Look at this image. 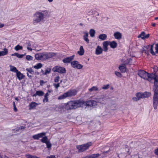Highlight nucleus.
<instances>
[{"label": "nucleus", "mask_w": 158, "mask_h": 158, "mask_svg": "<svg viewBox=\"0 0 158 158\" xmlns=\"http://www.w3.org/2000/svg\"><path fill=\"white\" fill-rule=\"evenodd\" d=\"M115 74L116 76L118 77H122V74L120 72L115 71Z\"/></svg>", "instance_id": "nucleus-45"}, {"label": "nucleus", "mask_w": 158, "mask_h": 158, "mask_svg": "<svg viewBox=\"0 0 158 158\" xmlns=\"http://www.w3.org/2000/svg\"><path fill=\"white\" fill-rule=\"evenodd\" d=\"M60 77L59 76H57L55 77L54 79V81L55 82H58L59 81Z\"/></svg>", "instance_id": "nucleus-52"}, {"label": "nucleus", "mask_w": 158, "mask_h": 158, "mask_svg": "<svg viewBox=\"0 0 158 158\" xmlns=\"http://www.w3.org/2000/svg\"><path fill=\"white\" fill-rule=\"evenodd\" d=\"M76 94V91L75 90H71L58 97V99L59 100L64 99L68 97L74 96Z\"/></svg>", "instance_id": "nucleus-6"}, {"label": "nucleus", "mask_w": 158, "mask_h": 158, "mask_svg": "<svg viewBox=\"0 0 158 158\" xmlns=\"http://www.w3.org/2000/svg\"><path fill=\"white\" fill-rule=\"evenodd\" d=\"M44 94V93L42 91L39 90L36 92L35 94L33 95V96H36V95H38L39 96H43Z\"/></svg>", "instance_id": "nucleus-29"}, {"label": "nucleus", "mask_w": 158, "mask_h": 158, "mask_svg": "<svg viewBox=\"0 0 158 158\" xmlns=\"http://www.w3.org/2000/svg\"><path fill=\"white\" fill-rule=\"evenodd\" d=\"M98 90V88L96 86H93L91 88L89 89V91L90 92H91L93 91H96Z\"/></svg>", "instance_id": "nucleus-34"}, {"label": "nucleus", "mask_w": 158, "mask_h": 158, "mask_svg": "<svg viewBox=\"0 0 158 158\" xmlns=\"http://www.w3.org/2000/svg\"><path fill=\"white\" fill-rule=\"evenodd\" d=\"M26 53H25L23 54H20L18 53L17 57L19 59H21L23 58L26 55Z\"/></svg>", "instance_id": "nucleus-39"}, {"label": "nucleus", "mask_w": 158, "mask_h": 158, "mask_svg": "<svg viewBox=\"0 0 158 158\" xmlns=\"http://www.w3.org/2000/svg\"><path fill=\"white\" fill-rule=\"evenodd\" d=\"M40 140L42 143H46L48 141V137L46 136L43 137Z\"/></svg>", "instance_id": "nucleus-37"}, {"label": "nucleus", "mask_w": 158, "mask_h": 158, "mask_svg": "<svg viewBox=\"0 0 158 158\" xmlns=\"http://www.w3.org/2000/svg\"><path fill=\"white\" fill-rule=\"evenodd\" d=\"M138 73L141 77L151 82H154L153 90L154 94L153 100V104L154 109H156L158 104V70H155L154 74H149L144 70H139Z\"/></svg>", "instance_id": "nucleus-1"}, {"label": "nucleus", "mask_w": 158, "mask_h": 158, "mask_svg": "<svg viewBox=\"0 0 158 158\" xmlns=\"http://www.w3.org/2000/svg\"><path fill=\"white\" fill-rule=\"evenodd\" d=\"M72 67L76 69H83V65L80 64L79 62L77 60H73L71 64Z\"/></svg>", "instance_id": "nucleus-10"}, {"label": "nucleus", "mask_w": 158, "mask_h": 158, "mask_svg": "<svg viewBox=\"0 0 158 158\" xmlns=\"http://www.w3.org/2000/svg\"><path fill=\"white\" fill-rule=\"evenodd\" d=\"M17 53L18 52H14V53L11 54V55L12 56H16L17 57Z\"/></svg>", "instance_id": "nucleus-60"}, {"label": "nucleus", "mask_w": 158, "mask_h": 158, "mask_svg": "<svg viewBox=\"0 0 158 158\" xmlns=\"http://www.w3.org/2000/svg\"><path fill=\"white\" fill-rule=\"evenodd\" d=\"M94 13L93 15L95 16H99V14L98 12H97V11L95 10L94 9Z\"/></svg>", "instance_id": "nucleus-51"}, {"label": "nucleus", "mask_w": 158, "mask_h": 158, "mask_svg": "<svg viewBox=\"0 0 158 158\" xmlns=\"http://www.w3.org/2000/svg\"><path fill=\"white\" fill-rule=\"evenodd\" d=\"M49 95V94L48 93H47L46 94L44 95V98L43 100V101L44 102H47L48 101V96Z\"/></svg>", "instance_id": "nucleus-41"}, {"label": "nucleus", "mask_w": 158, "mask_h": 158, "mask_svg": "<svg viewBox=\"0 0 158 158\" xmlns=\"http://www.w3.org/2000/svg\"><path fill=\"white\" fill-rule=\"evenodd\" d=\"M103 51L102 47L99 45L97 46L95 50V54L97 55H99L101 54Z\"/></svg>", "instance_id": "nucleus-18"}, {"label": "nucleus", "mask_w": 158, "mask_h": 158, "mask_svg": "<svg viewBox=\"0 0 158 158\" xmlns=\"http://www.w3.org/2000/svg\"><path fill=\"white\" fill-rule=\"evenodd\" d=\"M23 47L19 44L16 45L14 48V49L17 51H19L20 50H22L23 49Z\"/></svg>", "instance_id": "nucleus-33"}, {"label": "nucleus", "mask_w": 158, "mask_h": 158, "mask_svg": "<svg viewBox=\"0 0 158 158\" xmlns=\"http://www.w3.org/2000/svg\"><path fill=\"white\" fill-rule=\"evenodd\" d=\"M58 54L57 52H42L37 53L35 54V59L37 60H46L55 56Z\"/></svg>", "instance_id": "nucleus-3"}, {"label": "nucleus", "mask_w": 158, "mask_h": 158, "mask_svg": "<svg viewBox=\"0 0 158 158\" xmlns=\"http://www.w3.org/2000/svg\"><path fill=\"white\" fill-rule=\"evenodd\" d=\"M5 26V24L0 22V28H3Z\"/></svg>", "instance_id": "nucleus-58"}, {"label": "nucleus", "mask_w": 158, "mask_h": 158, "mask_svg": "<svg viewBox=\"0 0 158 158\" xmlns=\"http://www.w3.org/2000/svg\"><path fill=\"white\" fill-rule=\"evenodd\" d=\"M132 100L135 101H137L139 100V99L137 98V97H134L132 98Z\"/></svg>", "instance_id": "nucleus-55"}, {"label": "nucleus", "mask_w": 158, "mask_h": 158, "mask_svg": "<svg viewBox=\"0 0 158 158\" xmlns=\"http://www.w3.org/2000/svg\"><path fill=\"white\" fill-rule=\"evenodd\" d=\"M28 70V72L29 73L31 74H32L34 73V71L33 70Z\"/></svg>", "instance_id": "nucleus-57"}, {"label": "nucleus", "mask_w": 158, "mask_h": 158, "mask_svg": "<svg viewBox=\"0 0 158 158\" xmlns=\"http://www.w3.org/2000/svg\"><path fill=\"white\" fill-rule=\"evenodd\" d=\"M53 85L56 89H57L60 86V84L59 83L57 84H54Z\"/></svg>", "instance_id": "nucleus-54"}, {"label": "nucleus", "mask_w": 158, "mask_h": 158, "mask_svg": "<svg viewBox=\"0 0 158 158\" xmlns=\"http://www.w3.org/2000/svg\"><path fill=\"white\" fill-rule=\"evenodd\" d=\"M47 158H55V156H48Z\"/></svg>", "instance_id": "nucleus-64"}, {"label": "nucleus", "mask_w": 158, "mask_h": 158, "mask_svg": "<svg viewBox=\"0 0 158 158\" xmlns=\"http://www.w3.org/2000/svg\"><path fill=\"white\" fill-rule=\"evenodd\" d=\"M33 16L35 18L33 21L34 25H36L38 23L41 24V22L44 23L45 21L42 11H41V10L36 11L34 14Z\"/></svg>", "instance_id": "nucleus-5"}, {"label": "nucleus", "mask_w": 158, "mask_h": 158, "mask_svg": "<svg viewBox=\"0 0 158 158\" xmlns=\"http://www.w3.org/2000/svg\"><path fill=\"white\" fill-rule=\"evenodd\" d=\"M102 48L103 51L105 52H108V46H109L108 40L104 41L102 43Z\"/></svg>", "instance_id": "nucleus-15"}, {"label": "nucleus", "mask_w": 158, "mask_h": 158, "mask_svg": "<svg viewBox=\"0 0 158 158\" xmlns=\"http://www.w3.org/2000/svg\"><path fill=\"white\" fill-rule=\"evenodd\" d=\"M64 55L62 54H60L59 55H56V56L55 57H56L55 58H54V57L52 58V61H56L58 60V59H59V60H60L62 59V58H63Z\"/></svg>", "instance_id": "nucleus-21"}, {"label": "nucleus", "mask_w": 158, "mask_h": 158, "mask_svg": "<svg viewBox=\"0 0 158 158\" xmlns=\"http://www.w3.org/2000/svg\"><path fill=\"white\" fill-rule=\"evenodd\" d=\"M60 66H55L53 68H49L47 67L45 68V69H59Z\"/></svg>", "instance_id": "nucleus-44"}, {"label": "nucleus", "mask_w": 158, "mask_h": 158, "mask_svg": "<svg viewBox=\"0 0 158 158\" xmlns=\"http://www.w3.org/2000/svg\"><path fill=\"white\" fill-rule=\"evenodd\" d=\"M25 157L27 158H35L36 156L31 155L30 154H26Z\"/></svg>", "instance_id": "nucleus-47"}, {"label": "nucleus", "mask_w": 158, "mask_h": 158, "mask_svg": "<svg viewBox=\"0 0 158 158\" xmlns=\"http://www.w3.org/2000/svg\"><path fill=\"white\" fill-rule=\"evenodd\" d=\"M156 44L155 42H153L151 44L143 46L139 51L140 54L142 55L143 53H144L148 56L150 55V53L152 55V54L154 53L153 48L154 45H155Z\"/></svg>", "instance_id": "nucleus-4"}, {"label": "nucleus", "mask_w": 158, "mask_h": 158, "mask_svg": "<svg viewBox=\"0 0 158 158\" xmlns=\"http://www.w3.org/2000/svg\"><path fill=\"white\" fill-rule=\"evenodd\" d=\"M38 105L37 103L32 102H31L29 105V109H31L35 108V107Z\"/></svg>", "instance_id": "nucleus-28"}, {"label": "nucleus", "mask_w": 158, "mask_h": 158, "mask_svg": "<svg viewBox=\"0 0 158 158\" xmlns=\"http://www.w3.org/2000/svg\"><path fill=\"white\" fill-rule=\"evenodd\" d=\"M126 61L127 60H126L124 59H122L121 60V62H122V64H123L125 67L126 65Z\"/></svg>", "instance_id": "nucleus-46"}, {"label": "nucleus", "mask_w": 158, "mask_h": 158, "mask_svg": "<svg viewBox=\"0 0 158 158\" xmlns=\"http://www.w3.org/2000/svg\"><path fill=\"white\" fill-rule=\"evenodd\" d=\"M143 93H139L136 94V96L140 100L141 98H143Z\"/></svg>", "instance_id": "nucleus-40"}, {"label": "nucleus", "mask_w": 158, "mask_h": 158, "mask_svg": "<svg viewBox=\"0 0 158 158\" xmlns=\"http://www.w3.org/2000/svg\"><path fill=\"white\" fill-rule=\"evenodd\" d=\"M9 66L10 67V69H17L15 67L11 65H10Z\"/></svg>", "instance_id": "nucleus-53"}, {"label": "nucleus", "mask_w": 158, "mask_h": 158, "mask_svg": "<svg viewBox=\"0 0 158 158\" xmlns=\"http://www.w3.org/2000/svg\"><path fill=\"white\" fill-rule=\"evenodd\" d=\"M46 133L42 132L38 134L32 136V138L34 139L38 140L40 138L42 137L43 136H45Z\"/></svg>", "instance_id": "nucleus-20"}, {"label": "nucleus", "mask_w": 158, "mask_h": 158, "mask_svg": "<svg viewBox=\"0 0 158 158\" xmlns=\"http://www.w3.org/2000/svg\"><path fill=\"white\" fill-rule=\"evenodd\" d=\"M33 57L30 55H27L26 56V60L27 61H30L32 60Z\"/></svg>", "instance_id": "nucleus-38"}, {"label": "nucleus", "mask_w": 158, "mask_h": 158, "mask_svg": "<svg viewBox=\"0 0 158 158\" xmlns=\"http://www.w3.org/2000/svg\"><path fill=\"white\" fill-rule=\"evenodd\" d=\"M100 155L98 154H93L90 155L83 156L81 158H97Z\"/></svg>", "instance_id": "nucleus-24"}, {"label": "nucleus", "mask_w": 158, "mask_h": 158, "mask_svg": "<svg viewBox=\"0 0 158 158\" xmlns=\"http://www.w3.org/2000/svg\"><path fill=\"white\" fill-rule=\"evenodd\" d=\"M133 59L132 58H129L127 59L126 65L129 66L132 65V63Z\"/></svg>", "instance_id": "nucleus-32"}, {"label": "nucleus", "mask_w": 158, "mask_h": 158, "mask_svg": "<svg viewBox=\"0 0 158 158\" xmlns=\"http://www.w3.org/2000/svg\"><path fill=\"white\" fill-rule=\"evenodd\" d=\"M91 145L92 143L90 142L80 145L77 146L76 148L78 150V152H82L88 149L89 147L91 146Z\"/></svg>", "instance_id": "nucleus-7"}, {"label": "nucleus", "mask_w": 158, "mask_h": 158, "mask_svg": "<svg viewBox=\"0 0 158 158\" xmlns=\"http://www.w3.org/2000/svg\"><path fill=\"white\" fill-rule=\"evenodd\" d=\"M85 50L82 46H81L79 50L77 52V53L80 56L83 55L85 53Z\"/></svg>", "instance_id": "nucleus-22"}, {"label": "nucleus", "mask_w": 158, "mask_h": 158, "mask_svg": "<svg viewBox=\"0 0 158 158\" xmlns=\"http://www.w3.org/2000/svg\"><path fill=\"white\" fill-rule=\"evenodd\" d=\"M121 73H123L126 72V70H119Z\"/></svg>", "instance_id": "nucleus-62"}, {"label": "nucleus", "mask_w": 158, "mask_h": 158, "mask_svg": "<svg viewBox=\"0 0 158 158\" xmlns=\"http://www.w3.org/2000/svg\"><path fill=\"white\" fill-rule=\"evenodd\" d=\"M89 34L91 37L93 38L95 37L96 33L95 30L93 28L90 29L89 30Z\"/></svg>", "instance_id": "nucleus-25"}, {"label": "nucleus", "mask_w": 158, "mask_h": 158, "mask_svg": "<svg viewBox=\"0 0 158 158\" xmlns=\"http://www.w3.org/2000/svg\"><path fill=\"white\" fill-rule=\"evenodd\" d=\"M75 56V55H73L72 56L64 57L62 59V61L65 64H67V65L70 64H71L73 60L74 59Z\"/></svg>", "instance_id": "nucleus-9"}, {"label": "nucleus", "mask_w": 158, "mask_h": 158, "mask_svg": "<svg viewBox=\"0 0 158 158\" xmlns=\"http://www.w3.org/2000/svg\"><path fill=\"white\" fill-rule=\"evenodd\" d=\"M113 36L114 38L118 40H120L122 37V33L119 31H116L114 33Z\"/></svg>", "instance_id": "nucleus-13"}, {"label": "nucleus", "mask_w": 158, "mask_h": 158, "mask_svg": "<svg viewBox=\"0 0 158 158\" xmlns=\"http://www.w3.org/2000/svg\"><path fill=\"white\" fill-rule=\"evenodd\" d=\"M84 35L83 38L84 40L87 43L89 44V40L88 39L89 33L87 31H84L83 32Z\"/></svg>", "instance_id": "nucleus-19"}, {"label": "nucleus", "mask_w": 158, "mask_h": 158, "mask_svg": "<svg viewBox=\"0 0 158 158\" xmlns=\"http://www.w3.org/2000/svg\"><path fill=\"white\" fill-rule=\"evenodd\" d=\"M64 105L62 104H59L54 106V108L56 111L61 112L64 110Z\"/></svg>", "instance_id": "nucleus-17"}, {"label": "nucleus", "mask_w": 158, "mask_h": 158, "mask_svg": "<svg viewBox=\"0 0 158 158\" xmlns=\"http://www.w3.org/2000/svg\"><path fill=\"white\" fill-rule=\"evenodd\" d=\"M26 44L27 45V48L28 51H31L33 49L31 48V42L28 41V42H26Z\"/></svg>", "instance_id": "nucleus-27"}, {"label": "nucleus", "mask_w": 158, "mask_h": 158, "mask_svg": "<svg viewBox=\"0 0 158 158\" xmlns=\"http://www.w3.org/2000/svg\"><path fill=\"white\" fill-rule=\"evenodd\" d=\"M46 143L47 146V148H51L52 145L49 141H48V142H47Z\"/></svg>", "instance_id": "nucleus-49"}, {"label": "nucleus", "mask_w": 158, "mask_h": 158, "mask_svg": "<svg viewBox=\"0 0 158 158\" xmlns=\"http://www.w3.org/2000/svg\"><path fill=\"white\" fill-rule=\"evenodd\" d=\"M55 72H57L63 74L66 73V70H54L53 71Z\"/></svg>", "instance_id": "nucleus-42"}, {"label": "nucleus", "mask_w": 158, "mask_h": 158, "mask_svg": "<svg viewBox=\"0 0 158 158\" xmlns=\"http://www.w3.org/2000/svg\"><path fill=\"white\" fill-rule=\"evenodd\" d=\"M150 36V34L148 33L146 34L144 31H142L137 36L138 38H141V39L144 40L148 39Z\"/></svg>", "instance_id": "nucleus-11"}, {"label": "nucleus", "mask_w": 158, "mask_h": 158, "mask_svg": "<svg viewBox=\"0 0 158 158\" xmlns=\"http://www.w3.org/2000/svg\"><path fill=\"white\" fill-rule=\"evenodd\" d=\"M118 69H128L126 67V66L125 67L124 66L123 64H120L119 66Z\"/></svg>", "instance_id": "nucleus-43"}, {"label": "nucleus", "mask_w": 158, "mask_h": 158, "mask_svg": "<svg viewBox=\"0 0 158 158\" xmlns=\"http://www.w3.org/2000/svg\"><path fill=\"white\" fill-rule=\"evenodd\" d=\"M43 64L41 63H38L35 65L33 66L34 68L35 69H39L42 67Z\"/></svg>", "instance_id": "nucleus-26"}, {"label": "nucleus", "mask_w": 158, "mask_h": 158, "mask_svg": "<svg viewBox=\"0 0 158 158\" xmlns=\"http://www.w3.org/2000/svg\"><path fill=\"white\" fill-rule=\"evenodd\" d=\"M129 56H130L131 57V58H133V57H136L135 55L133 54L132 55L131 52H130V54L129 55Z\"/></svg>", "instance_id": "nucleus-59"}, {"label": "nucleus", "mask_w": 158, "mask_h": 158, "mask_svg": "<svg viewBox=\"0 0 158 158\" xmlns=\"http://www.w3.org/2000/svg\"><path fill=\"white\" fill-rule=\"evenodd\" d=\"M108 42L109 46L111 48L114 49L117 48L118 44L116 40L108 41Z\"/></svg>", "instance_id": "nucleus-16"}, {"label": "nucleus", "mask_w": 158, "mask_h": 158, "mask_svg": "<svg viewBox=\"0 0 158 158\" xmlns=\"http://www.w3.org/2000/svg\"><path fill=\"white\" fill-rule=\"evenodd\" d=\"M94 9H88L87 10V15H94Z\"/></svg>", "instance_id": "nucleus-36"}, {"label": "nucleus", "mask_w": 158, "mask_h": 158, "mask_svg": "<svg viewBox=\"0 0 158 158\" xmlns=\"http://www.w3.org/2000/svg\"><path fill=\"white\" fill-rule=\"evenodd\" d=\"M143 97L144 98H147L149 97L151 95V93L148 92H145L143 93Z\"/></svg>", "instance_id": "nucleus-35"}, {"label": "nucleus", "mask_w": 158, "mask_h": 158, "mask_svg": "<svg viewBox=\"0 0 158 158\" xmlns=\"http://www.w3.org/2000/svg\"><path fill=\"white\" fill-rule=\"evenodd\" d=\"M155 153L156 155L158 156V148L155 150Z\"/></svg>", "instance_id": "nucleus-61"}, {"label": "nucleus", "mask_w": 158, "mask_h": 158, "mask_svg": "<svg viewBox=\"0 0 158 158\" xmlns=\"http://www.w3.org/2000/svg\"><path fill=\"white\" fill-rule=\"evenodd\" d=\"M155 50L154 52V53L152 54V55L153 56H157L156 54H158V43H156L155 44Z\"/></svg>", "instance_id": "nucleus-30"}, {"label": "nucleus", "mask_w": 158, "mask_h": 158, "mask_svg": "<svg viewBox=\"0 0 158 158\" xmlns=\"http://www.w3.org/2000/svg\"><path fill=\"white\" fill-rule=\"evenodd\" d=\"M109 86L110 85L109 84L103 85L102 89H107L109 88Z\"/></svg>", "instance_id": "nucleus-48"}, {"label": "nucleus", "mask_w": 158, "mask_h": 158, "mask_svg": "<svg viewBox=\"0 0 158 158\" xmlns=\"http://www.w3.org/2000/svg\"><path fill=\"white\" fill-rule=\"evenodd\" d=\"M11 71L16 73V76L19 80H20L24 78L25 76L20 72L18 70H10Z\"/></svg>", "instance_id": "nucleus-12"}, {"label": "nucleus", "mask_w": 158, "mask_h": 158, "mask_svg": "<svg viewBox=\"0 0 158 158\" xmlns=\"http://www.w3.org/2000/svg\"><path fill=\"white\" fill-rule=\"evenodd\" d=\"M107 37V36L106 34L102 33L99 34L97 38L99 41H102L106 40Z\"/></svg>", "instance_id": "nucleus-14"}, {"label": "nucleus", "mask_w": 158, "mask_h": 158, "mask_svg": "<svg viewBox=\"0 0 158 158\" xmlns=\"http://www.w3.org/2000/svg\"><path fill=\"white\" fill-rule=\"evenodd\" d=\"M96 99L97 100V102L105 105L106 104V101L108 99V98L105 95H101L98 96Z\"/></svg>", "instance_id": "nucleus-8"}, {"label": "nucleus", "mask_w": 158, "mask_h": 158, "mask_svg": "<svg viewBox=\"0 0 158 158\" xmlns=\"http://www.w3.org/2000/svg\"><path fill=\"white\" fill-rule=\"evenodd\" d=\"M45 83L44 81L41 80L40 81V85L42 86Z\"/></svg>", "instance_id": "nucleus-56"}, {"label": "nucleus", "mask_w": 158, "mask_h": 158, "mask_svg": "<svg viewBox=\"0 0 158 158\" xmlns=\"http://www.w3.org/2000/svg\"><path fill=\"white\" fill-rule=\"evenodd\" d=\"M41 71L42 72L43 74H44L45 75H47L49 73H50V70H46V71H45L44 73V72L43 70H41Z\"/></svg>", "instance_id": "nucleus-50"}, {"label": "nucleus", "mask_w": 158, "mask_h": 158, "mask_svg": "<svg viewBox=\"0 0 158 158\" xmlns=\"http://www.w3.org/2000/svg\"><path fill=\"white\" fill-rule=\"evenodd\" d=\"M156 23H154L152 22L151 23V26L153 27H155L156 26Z\"/></svg>", "instance_id": "nucleus-63"}, {"label": "nucleus", "mask_w": 158, "mask_h": 158, "mask_svg": "<svg viewBox=\"0 0 158 158\" xmlns=\"http://www.w3.org/2000/svg\"><path fill=\"white\" fill-rule=\"evenodd\" d=\"M41 11H42V13L43 14H44V19L45 18L47 17L48 18H49L50 17V16L48 14V12L47 10H41Z\"/></svg>", "instance_id": "nucleus-31"}, {"label": "nucleus", "mask_w": 158, "mask_h": 158, "mask_svg": "<svg viewBox=\"0 0 158 158\" xmlns=\"http://www.w3.org/2000/svg\"><path fill=\"white\" fill-rule=\"evenodd\" d=\"M1 56H4L8 54V50L7 48L6 47L4 48L2 51H0Z\"/></svg>", "instance_id": "nucleus-23"}, {"label": "nucleus", "mask_w": 158, "mask_h": 158, "mask_svg": "<svg viewBox=\"0 0 158 158\" xmlns=\"http://www.w3.org/2000/svg\"><path fill=\"white\" fill-rule=\"evenodd\" d=\"M97 105V102L94 100H89L86 102L83 101L76 100L68 102L65 104L64 108L65 109L68 110L82 107L83 105L93 106H96Z\"/></svg>", "instance_id": "nucleus-2"}]
</instances>
